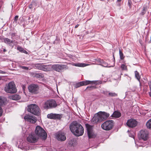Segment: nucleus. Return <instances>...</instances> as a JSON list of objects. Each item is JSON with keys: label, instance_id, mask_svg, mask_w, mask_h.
<instances>
[{"label": "nucleus", "instance_id": "5701e85b", "mask_svg": "<svg viewBox=\"0 0 151 151\" xmlns=\"http://www.w3.org/2000/svg\"><path fill=\"white\" fill-rule=\"evenodd\" d=\"M4 42L5 43L10 45L11 43H13V41L7 38H5L3 39Z\"/></svg>", "mask_w": 151, "mask_h": 151}, {"label": "nucleus", "instance_id": "39448f33", "mask_svg": "<svg viewBox=\"0 0 151 151\" xmlns=\"http://www.w3.org/2000/svg\"><path fill=\"white\" fill-rule=\"evenodd\" d=\"M57 106L55 101L53 100H49L45 101L43 104L42 107L45 109H48L55 108Z\"/></svg>", "mask_w": 151, "mask_h": 151}, {"label": "nucleus", "instance_id": "e433bc0d", "mask_svg": "<svg viewBox=\"0 0 151 151\" xmlns=\"http://www.w3.org/2000/svg\"><path fill=\"white\" fill-rule=\"evenodd\" d=\"M18 18V16L16 15L14 17V21L17 22Z\"/></svg>", "mask_w": 151, "mask_h": 151}, {"label": "nucleus", "instance_id": "f03ea898", "mask_svg": "<svg viewBox=\"0 0 151 151\" xmlns=\"http://www.w3.org/2000/svg\"><path fill=\"white\" fill-rule=\"evenodd\" d=\"M4 91L8 93H14L17 92V90L14 82L12 81L6 84L4 88Z\"/></svg>", "mask_w": 151, "mask_h": 151}, {"label": "nucleus", "instance_id": "f704fd0d", "mask_svg": "<svg viewBox=\"0 0 151 151\" xmlns=\"http://www.w3.org/2000/svg\"><path fill=\"white\" fill-rule=\"evenodd\" d=\"M21 68L23 69H25V70H29V68L27 67H26V66H21Z\"/></svg>", "mask_w": 151, "mask_h": 151}, {"label": "nucleus", "instance_id": "c9c22d12", "mask_svg": "<svg viewBox=\"0 0 151 151\" xmlns=\"http://www.w3.org/2000/svg\"><path fill=\"white\" fill-rule=\"evenodd\" d=\"M109 115H110L109 114L107 113L104 112V117H105L106 118H107L109 116Z\"/></svg>", "mask_w": 151, "mask_h": 151}, {"label": "nucleus", "instance_id": "a18cd8bd", "mask_svg": "<svg viewBox=\"0 0 151 151\" xmlns=\"http://www.w3.org/2000/svg\"><path fill=\"white\" fill-rule=\"evenodd\" d=\"M149 95H150V97H151V92H150L149 93Z\"/></svg>", "mask_w": 151, "mask_h": 151}, {"label": "nucleus", "instance_id": "79ce46f5", "mask_svg": "<svg viewBox=\"0 0 151 151\" xmlns=\"http://www.w3.org/2000/svg\"><path fill=\"white\" fill-rule=\"evenodd\" d=\"M79 26V25L78 24H77L75 26V28H77L78 26Z\"/></svg>", "mask_w": 151, "mask_h": 151}, {"label": "nucleus", "instance_id": "de8ad7c7", "mask_svg": "<svg viewBox=\"0 0 151 151\" xmlns=\"http://www.w3.org/2000/svg\"><path fill=\"white\" fill-rule=\"evenodd\" d=\"M4 52H5L6 51V50L5 49H4Z\"/></svg>", "mask_w": 151, "mask_h": 151}, {"label": "nucleus", "instance_id": "2eb2a0df", "mask_svg": "<svg viewBox=\"0 0 151 151\" xmlns=\"http://www.w3.org/2000/svg\"><path fill=\"white\" fill-rule=\"evenodd\" d=\"M47 117L48 118L50 119H60L62 117V116L61 115L58 114L51 113L48 114L47 115Z\"/></svg>", "mask_w": 151, "mask_h": 151}, {"label": "nucleus", "instance_id": "864d4df0", "mask_svg": "<svg viewBox=\"0 0 151 151\" xmlns=\"http://www.w3.org/2000/svg\"><path fill=\"white\" fill-rule=\"evenodd\" d=\"M89 88V87H87V88Z\"/></svg>", "mask_w": 151, "mask_h": 151}, {"label": "nucleus", "instance_id": "4468645a", "mask_svg": "<svg viewBox=\"0 0 151 151\" xmlns=\"http://www.w3.org/2000/svg\"><path fill=\"white\" fill-rule=\"evenodd\" d=\"M25 121L29 122L32 123H35L37 121V119L35 117L26 115L24 117Z\"/></svg>", "mask_w": 151, "mask_h": 151}, {"label": "nucleus", "instance_id": "9b49d317", "mask_svg": "<svg viewBox=\"0 0 151 151\" xmlns=\"http://www.w3.org/2000/svg\"><path fill=\"white\" fill-rule=\"evenodd\" d=\"M28 88L29 92L31 93L37 94L38 93L39 87L37 84H31L29 86Z\"/></svg>", "mask_w": 151, "mask_h": 151}, {"label": "nucleus", "instance_id": "ea45409f", "mask_svg": "<svg viewBox=\"0 0 151 151\" xmlns=\"http://www.w3.org/2000/svg\"><path fill=\"white\" fill-rule=\"evenodd\" d=\"M6 73V72H5L4 71H3L1 70H0V73L5 74Z\"/></svg>", "mask_w": 151, "mask_h": 151}, {"label": "nucleus", "instance_id": "c03bdc74", "mask_svg": "<svg viewBox=\"0 0 151 151\" xmlns=\"http://www.w3.org/2000/svg\"><path fill=\"white\" fill-rule=\"evenodd\" d=\"M31 17L32 18L33 17V16H32L31 17H29V18H28V20H30V19L31 18Z\"/></svg>", "mask_w": 151, "mask_h": 151}, {"label": "nucleus", "instance_id": "aec40b11", "mask_svg": "<svg viewBox=\"0 0 151 151\" xmlns=\"http://www.w3.org/2000/svg\"><path fill=\"white\" fill-rule=\"evenodd\" d=\"M73 66H75L83 67L87 66L89 65H90L88 64L85 63H73Z\"/></svg>", "mask_w": 151, "mask_h": 151}, {"label": "nucleus", "instance_id": "c756f323", "mask_svg": "<svg viewBox=\"0 0 151 151\" xmlns=\"http://www.w3.org/2000/svg\"><path fill=\"white\" fill-rule=\"evenodd\" d=\"M82 84H82V81L78 83H77L76 84V85L75 86V87L76 88H77L81 86H83Z\"/></svg>", "mask_w": 151, "mask_h": 151}, {"label": "nucleus", "instance_id": "6e6552de", "mask_svg": "<svg viewBox=\"0 0 151 151\" xmlns=\"http://www.w3.org/2000/svg\"><path fill=\"white\" fill-rule=\"evenodd\" d=\"M39 138L35 133H32L29 134L27 138V140L29 143H34L36 142Z\"/></svg>", "mask_w": 151, "mask_h": 151}, {"label": "nucleus", "instance_id": "0eeeda50", "mask_svg": "<svg viewBox=\"0 0 151 151\" xmlns=\"http://www.w3.org/2000/svg\"><path fill=\"white\" fill-rule=\"evenodd\" d=\"M149 132L146 130H141L139 133L138 137L139 139L146 141L149 138Z\"/></svg>", "mask_w": 151, "mask_h": 151}, {"label": "nucleus", "instance_id": "49530a36", "mask_svg": "<svg viewBox=\"0 0 151 151\" xmlns=\"http://www.w3.org/2000/svg\"><path fill=\"white\" fill-rule=\"evenodd\" d=\"M121 1V0H117L118 2H120Z\"/></svg>", "mask_w": 151, "mask_h": 151}, {"label": "nucleus", "instance_id": "f8f14e48", "mask_svg": "<svg viewBox=\"0 0 151 151\" xmlns=\"http://www.w3.org/2000/svg\"><path fill=\"white\" fill-rule=\"evenodd\" d=\"M113 121L109 120L104 122V130H109L111 129L114 125Z\"/></svg>", "mask_w": 151, "mask_h": 151}, {"label": "nucleus", "instance_id": "bb28decb", "mask_svg": "<svg viewBox=\"0 0 151 151\" xmlns=\"http://www.w3.org/2000/svg\"><path fill=\"white\" fill-rule=\"evenodd\" d=\"M17 48L18 50L22 52L26 53V54L27 53V52L26 50L20 47H18Z\"/></svg>", "mask_w": 151, "mask_h": 151}, {"label": "nucleus", "instance_id": "37998d69", "mask_svg": "<svg viewBox=\"0 0 151 151\" xmlns=\"http://www.w3.org/2000/svg\"><path fill=\"white\" fill-rule=\"evenodd\" d=\"M149 84V86H150V89L151 90V82H150V84Z\"/></svg>", "mask_w": 151, "mask_h": 151}, {"label": "nucleus", "instance_id": "09e8293b", "mask_svg": "<svg viewBox=\"0 0 151 151\" xmlns=\"http://www.w3.org/2000/svg\"><path fill=\"white\" fill-rule=\"evenodd\" d=\"M1 78H2L0 76V80L1 79Z\"/></svg>", "mask_w": 151, "mask_h": 151}, {"label": "nucleus", "instance_id": "7ed1b4c3", "mask_svg": "<svg viewBox=\"0 0 151 151\" xmlns=\"http://www.w3.org/2000/svg\"><path fill=\"white\" fill-rule=\"evenodd\" d=\"M35 134L39 138L44 140L47 137V134L45 130L41 127L38 126L36 127L35 130Z\"/></svg>", "mask_w": 151, "mask_h": 151}, {"label": "nucleus", "instance_id": "58836bf2", "mask_svg": "<svg viewBox=\"0 0 151 151\" xmlns=\"http://www.w3.org/2000/svg\"><path fill=\"white\" fill-rule=\"evenodd\" d=\"M145 9H144L143 10V11L141 12V14L142 15H143L145 14V12H144Z\"/></svg>", "mask_w": 151, "mask_h": 151}, {"label": "nucleus", "instance_id": "4be33fe9", "mask_svg": "<svg viewBox=\"0 0 151 151\" xmlns=\"http://www.w3.org/2000/svg\"><path fill=\"white\" fill-rule=\"evenodd\" d=\"M121 116V113L118 111H114L111 116L112 117L119 118Z\"/></svg>", "mask_w": 151, "mask_h": 151}, {"label": "nucleus", "instance_id": "cd10ccee", "mask_svg": "<svg viewBox=\"0 0 151 151\" xmlns=\"http://www.w3.org/2000/svg\"><path fill=\"white\" fill-rule=\"evenodd\" d=\"M42 64L40 63H37L35 64V67L38 69L41 70Z\"/></svg>", "mask_w": 151, "mask_h": 151}, {"label": "nucleus", "instance_id": "f257e3e1", "mask_svg": "<svg viewBox=\"0 0 151 151\" xmlns=\"http://www.w3.org/2000/svg\"><path fill=\"white\" fill-rule=\"evenodd\" d=\"M69 127L71 132L76 136H81L83 134V128L80 123L76 121L73 122Z\"/></svg>", "mask_w": 151, "mask_h": 151}, {"label": "nucleus", "instance_id": "b1692460", "mask_svg": "<svg viewBox=\"0 0 151 151\" xmlns=\"http://www.w3.org/2000/svg\"><path fill=\"white\" fill-rule=\"evenodd\" d=\"M82 83L83 86V85H86L88 84H92V83H95V81H90L86 80V81H82Z\"/></svg>", "mask_w": 151, "mask_h": 151}, {"label": "nucleus", "instance_id": "ddd939ff", "mask_svg": "<svg viewBox=\"0 0 151 151\" xmlns=\"http://www.w3.org/2000/svg\"><path fill=\"white\" fill-rule=\"evenodd\" d=\"M137 124V122L135 120L132 119L128 120L127 122V126L132 128L135 127Z\"/></svg>", "mask_w": 151, "mask_h": 151}, {"label": "nucleus", "instance_id": "7c9ffc66", "mask_svg": "<svg viewBox=\"0 0 151 151\" xmlns=\"http://www.w3.org/2000/svg\"><path fill=\"white\" fill-rule=\"evenodd\" d=\"M121 67L123 70H125L127 69V66L124 64H122L121 65Z\"/></svg>", "mask_w": 151, "mask_h": 151}, {"label": "nucleus", "instance_id": "c85d7f7f", "mask_svg": "<svg viewBox=\"0 0 151 151\" xmlns=\"http://www.w3.org/2000/svg\"><path fill=\"white\" fill-rule=\"evenodd\" d=\"M119 55L120 59L122 60H123L124 58V56L122 52L120 49H119Z\"/></svg>", "mask_w": 151, "mask_h": 151}, {"label": "nucleus", "instance_id": "20e7f679", "mask_svg": "<svg viewBox=\"0 0 151 151\" xmlns=\"http://www.w3.org/2000/svg\"><path fill=\"white\" fill-rule=\"evenodd\" d=\"M104 120V112L99 111L96 114L91 120L93 124L100 122Z\"/></svg>", "mask_w": 151, "mask_h": 151}, {"label": "nucleus", "instance_id": "dca6fc26", "mask_svg": "<svg viewBox=\"0 0 151 151\" xmlns=\"http://www.w3.org/2000/svg\"><path fill=\"white\" fill-rule=\"evenodd\" d=\"M56 138L58 140L64 141L65 140L66 138L63 133L59 132L57 134Z\"/></svg>", "mask_w": 151, "mask_h": 151}, {"label": "nucleus", "instance_id": "423d86ee", "mask_svg": "<svg viewBox=\"0 0 151 151\" xmlns=\"http://www.w3.org/2000/svg\"><path fill=\"white\" fill-rule=\"evenodd\" d=\"M27 111L28 112L36 115L40 113V110L39 107L35 104H32L28 106Z\"/></svg>", "mask_w": 151, "mask_h": 151}, {"label": "nucleus", "instance_id": "9d476101", "mask_svg": "<svg viewBox=\"0 0 151 151\" xmlns=\"http://www.w3.org/2000/svg\"><path fill=\"white\" fill-rule=\"evenodd\" d=\"M85 125L87 129L88 137L89 138L95 137L96 135H95L93 132V126L88 124H86Z\"/></svg>", "mask_w": 151, "mask_h": 151}, {"label": "nucleus", "instance_id": "a19ab883", "mask_svg": "<svg viewBox=\"0 0 151 151\" xmlns=\"http://www.w3.org/2000/svg\"><path fill=\"white\" fill-rule=\"evenodd\" d=\"M101 127L102 129H104V123L101 126Z\"/></svg>", "mask_w": 151, "mask_h": 151}, {"label": "nucleus", "instance_id": "a878e982", "mask_svg": "<svg viewBox=\"0 0 151 151\" xmlns=\"http://www.w3.org/2000/svg\"><path fill=\"white\" fill-rule=\"evenodd\" d=\"M135 77L139 81L140 79V76L139 75V73L137 71H135Z\"/></svg>", "mask_w": 151, "mask_h": 151}, {"label": "nucleus", "instance_id": "a211bd4d", "mask_svg": "<svg viewBox=\"0 0 151 151\" xmlns=\"http://www.w3.org/2000/svg\"><path fill=\"white\" fill-rule=\"evenodd\" d=\"M42 70L44 71H50L51 70V65H44L42 64Z\"/></svg>", "mask_w": 151, "mask_h": 151}, {"label": "nucleus", "instance_id": "72a5a7b5", "mask_svg": "<svg viewBox=\"0 0 151 151\" xmlns=\"http://www.w3.org/2000/svg\"><path fill=\"white\" fill-rule=\"evenodd\" d=\"M132 2L130 0H128V4L130 8L131 7Z\"/></svg>", "mask_w": 151, "mask_h": 151}, {"label": "nucleus", "instance_id": "3c124183", "mask_svg": "<svg viewBox=\"0 0 151 151\" xmlns=\"http://www.w3.org/2000/svg\"><path fill=\"white\" fill-rule=\"evenodd\" d=\"M113 57H114V60H115V59H114V55H113Z\"/></svg>", "mask_w": 151, "mask_h": 151}, {"label": "nucleus", "instance_id": "2f4dec72", "mask_svg": "<svg viewBox=\"0 0 151 151\" xmlns=\"http://www.w3.org/2000/svg\"><path fill=\"white\" fill-rule=\"evenodd\" d=\"M110 135V134L107 132H104V138H108Z\"/></svg>", "mask_w": 151, "mask_h": 151}, {"label": "nucleus", "instance_id": "6ab92c4d", "mask_svg": "<svg viewBox=\"0 0 151 151\" xmlns=\"http://www.w3.org/2000/svg\"><path fill=\"white\" fill-rule=\"evenodd\" d=\"M9 98L10 99L12 100H17L20 99L21 96L18 94H15L14 95L9 96Z\"/></svg>", "mask_w": 151, "mask_h": 151}, {"label": "nucleus", "instance_id": "393cba45", "mask_svg": "<svg viewBox=\"0 0 151 151\" xmlns=\"http://www.w3.org/2000/svg\"><path fill=\"white\" fill-rule=\"evenodd\" d=\"M146 125L147 128L151 130V119L148 120Z\"/></svg>", "mask_w": 151, "mask_h": 151}, {"label": "nucleus", "instance_id": "603ef678", "mask_svg": "<svg viewBox=\"0 0 151 151\" xmlns=\"http://www.w3.org/2000/svg\"><path fill=\"white\" fill-rule=\"evenodd\" d=\"M33 22V21H32H32H31V22Z\"/></svg>", "mask_w": 151, "mask_h": 151}, {"label": "nucleus", "instance_id": "8fccbe9b", "mask_svg": "<svg viewBox=\"0 0 151 151\" xmlns=\"http://www.w3.org/2000/svg\"><path fill=\"white\" fill-rule=\"evenodd\" d=\"M90 19H88V20L86 21V22H87Z\"/></svg>", "mask_w": 151, "mask_h": 151}, {"label": "nucleus", "instance_id": "412c9836", "mask_svg": "<svg viewBox=\"0 0 151 151\" xmlns=\"http://www.w3.org/2000/svg\"><path fill=\"white\" fill-rule=\"evenodd\" d=\"M104 95L107 96L116 97L117 96V94L114 92H104Z\"/></svg>", "mask_w": 151, "mask_h": 151}, {"label": "nucleus", "instance_id": "473e14b6", "mask_svg": "<svg viewBox=\"0 0 151 151\" xmlns=\"http://www.w3.org/2000/svg\"><path fill=\"white\" fill-rule=\"evenodd\" d=\"M114 63L113 64V66H111L109 65L107 63H105L104 62V67H111L114 66Z\"/></svg>", "mask_w": 151, "mask_h": 151}, {"label": "nucleus", "instance_id": "f3484780", "mask_svg": "<svg viewBox=\"0 0 151 151\" xmlns=\"http://www.w3.org/2000/svg\"><path fill=\"white\" fill-rule=\"evenodd\" d=\"M31 75L33 77H35L39 78H42L44 77V74L41 73L32 72L31 73Z\"/></svg>", "mask_w": 151, "mask_h": 151}, {"label": "nucleus", "instance_id": "1a4fd4ad", "mask_svg": "<svg viewBox=\"0 0 151 151\" xmlns=\"http://www.w3.org/2000/svg\"><path fill=\"white\" fill-rule=\"evenodd\" d=\"M67 68V66L65 65H51V70H53L59 72H61L64 69Z\"/></svg>", "mask_w": 151, "mask_h": 151}, {"label": "nucleus", "instance_id": "4c0bfd02", "mask_svg": "<svg viewBox=\"0 0 151 151\" xmlns=\"http://www.w3.org/2000/svg\"><path fill=\"white\" fill-rule=\"evenodd\" d=\"M34 3H32L29 6V7L30 9H32L33 8V6L34 5Z\"/></svg>", "mask_w": 151, "mask_h": 151}]
</instances>
